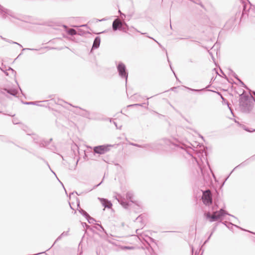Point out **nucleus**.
Here are the masks:
<instances>
[{"label":"nucleus","instance_id":"f257e3e1","mask_svg":"<svg viewBox=\"0 0 255 255\" xmlns=\"http://www.w3.org/2000/svg\"><path fill=\"white\" fill-rule=\"evenodd\" d=\"M202 200L206 206H209L212 203V197L210 190L204 191L202 196Z\"/></svg>","mask_w":255,"mask_h":255},{"label":"nucleus","instance_id":"f03ea898","mask_svg":"<svg viewBox=\"0 0 255 255\" xmlns=\"http://www.w3.org/2000/svg\"><path fill=\"white\" fill-rule=\"evenodd\" d=\"M108 150V147L105 145H100L96 146L94 148V151L95 152L99 154H104Z\"/></svg>","mask_w":255,"mask_h":255},{"label":"nucleus","instance_id":"7ed1b4c3","mask_svg":"<svg viewBox=\"0 0 255 255\" xmlns=\"http://www.w3.org/2000/svg\"><path fill=\"white\" fill-rule=\"evenodd\" d=\"M122 23L120 20L116 19L113 23V28L114 30L120 28L122 26Z\"/></svg>","mask_w":255,"mask_h":255},{"label":"nucleus","instance_id":"20e7f679","mask_svg":"<svg viewBox=\"0 0 255 255\" xmlns=\"http://www.w3.org/2000/svg\"><path fill=\"white\" fill-rule=\"evenodd\" d=\"M216 215L217 218L219 220L222 217L224 216L226 214V212L225 210L221 209L219 211L214 212Z\"/></svg>","mask_w":255,"mask_h":255},{"label":"nucleus","instance_id":"39448f33","mask_svg":"<svg viewBox=\"0 0 255 255\" xmlns=\"http://www.w3.org/2000/svg\"><path fill=\"white\" fill-rule=\"evenodd\" d=\"M118 70L120 74L122 76H126V73L125 71V66L123 64H120L118 66Z\"/></svg>","mask_w":255,"mask_h":255},{"label":"nucleus","instance_id":"423d86ee","mask_svg":"<svg viewBox=\"0 0 255 255\" xmlns=\"http://www.w3.org/2000/svg\"><path fill=\"white\" fill-rule=\"evenodd\" d=\"M101 203L105 208H111L112 206V203L105 199H100Z\"/></svg>","mask_w":255,"mask_h":255},{"label":"nucleus","instance_id":"0eeeda50","mask_svg":"<svg viewBox=\"0 0 255 255\" xmlns=\"http://www.w3.org/2000/svg\"><path fill=\"white\" fill-rule=\"evenodd\" d=\"M100 38L99 37H96L94 41L93 45V48H97L99 47L100 44Z\"/></svg>","mask_w":255,"mask_h":255},{"label":"nucleus","instance_id":"6e6552de","mask_svg":"<svg viewBox=\"0 0 255 255\" xmlns=\"http://www.w3.org/2000/svg\"><path fill=\"white\" fill-rule=\"evenodd\" d=\"M218 221V220L217 218V217L214 213L212 215H211V219L210 220V222H214V221Z\"/></svg>","mask_w":255,"mask_h":255},{"label":"nucleus","instance_id":"1a4fd4ad","mask_svg":"<svg viewBox=\"0 0 255 255\" xmlns=\"http://www.w3.org/2000/svg\"><path fill=\"white\" fill-rule=\"evenodd\" d=\"M68 33L70 34V35H75L76 34V31L75 29H70L68 31Z\"/></svg>","mask_w":255,"mask_h":255},{"label":"nucleus","instance_id":"9d476101","mask_svg":"<svg viewBox=\"0 0 255 255\" xmlns=\"http://www.w3.org/2000/svg\"><path fill=\"white\" fill-rule=\"evenodd\" d=\"M126 197L128 199L130 200L132 202V201L131 200L132 195L130 193H127V195H126Z\"/></svg>","mask_w":255,"mask_h":255},{"label":"nucleus","instance_id":"9b49d317","mask_svg":"<svg viewBox=\"0 0 255 255\" xmlns=\"http://www.w3.org/2000/svg\"><path fill=\"white\" fill-rule=\"evenodd\" d=\"M205 216L206 217V218L208 219L209 221H210L211 217V214L209 212H208L205 214Z\"/></svg>","mask_w":255,"mask_h":255},{"label":"nucleus","instance_id":"f8f14e48","mask_svg":"<svg viewBox=\"0 0 255 255\" xmlns=\"http://www.w3.org/2000/svg\"><path fill=\"white\" fill-rule=\"evenodd\" d=\"M121 204H122L123 206H124L125 207H126V204H125V202H122L121 203Z\"/></svg>","mask_w":255,"mask_h":255},{"label":"nucleus","instance_id":"ddd939ff","mask_svg":"<svg viewBox=\"0 0 255 255\" xmlns=\"http://www.w3.org/2000/svg\"><path fill=\"white\" fill-rule=\"evenodd\" d=\"M5 91H6L8 93H10V92H9V90H6V89H5ZM11 94H12V93H11Z\"/></svg>","mask_w":255,"mask_h":255}]
</instances>
